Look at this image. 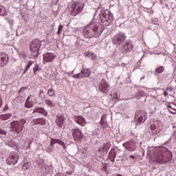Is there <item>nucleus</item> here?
<instances>
[{"label":"nucleus","instance_id":"nucleus-1","mask_svg":"<svg viewBox=\"0 0 176 176\" xmlns=\"http://www.w3.org/2000/svg\"><path fill=\"white\" fill-rule=\"evenodd\" d=\"M94 18L98 19L101 23L98 22L90 23L85 27L83 35L87 39L100 36L105 30L104 25L108 27V25H111L113 23V14L111 12V10L105 8H102L100 12L98 10L95 14Z\"/></svg>","mask_w":176,"mask_h":176},{"label":"nucleus","instance_id":"nucleus-2","mask_svg":"<svg viewBox=\"0 0 176 176\" xmlns=\"http://www.w3.org/2000/svg\"><path fill=\"white\" fill-rule=\"evenodd\" d=\"M147 153L154 159V162L157 164H166L173 156L171 151H168L166 146L151 147Z\"/></svg>","mask_w":176,"mask_h":176},{"label":"nucleus","instance_id":"nucleus-3","mask_svg":"<svg viewBox=\"0 0 176 176\" xmlns=\"http://www.w3.org/2000/svg\"><path fill=\"white\" fill-rule=\"evenodd\" d=\"M127 36L124 32H120L116 34L112 38V43L119 47L122 53H130L134 50V45L131 41H126Z\"/></svg>","mask_w":176,"mask_h":176},{"label":"nucleus","instance_id":"nucleus-4","mask_svg":"<svg viewBox=\"0 0 176 176\" xmlns=\"http://www.w3.org/2000/svg\"><path fill=\"white\" fill-rule=\"evenodd\" d=\"M41 46H42V41L39 39L33 40L30 44V49L32 54L30 56V58L36 60L39 57V50H41Z\"/></svg>","mask_w":176,"mask_h":176},{"label":"nucleus","instance_id":"nucleus-5","mask_svg":"<svg viewBox=\"0 0 176 176\" xmlns=\"http://www.w3.org/2000/svg\"><path fill=\"white\" fill-rule=\"evenodd\" d=\"M25 123H27V120L24 118L20 119L19 120H13L10 124V129L16 134H20L23 133V129H24V124Z\"/></svg>","mask_w":176,"mask_h":176},{"label":"nucleus","instance_id":"nucleus-6","mask_svg":"<svg viewBox=\"0 0 176 176\" xmlns=\"http://www.w3.org/2000/svg\"><path fill=\"white\" fill-rule=\"evenodd\" d=\"M83 8H85V3L81 1L74 2L69 9L71 16H78L83 10Z\"/></svg>","mask_w":176,"mask_h":176},{"label":"nucleus","instance_id":"nucleus-7","mask_svg":"<svg viewBox=\"0 0 176 176\" xmlns=\"http://www.w3.org/2000/svg\"><path fill=\"white\" fill-rule=\"evenodd\" d=\"M150 129L151 131V133L153 135H156V134H159L162 129H163V126L162 125V122L160 121H155L150 126Z\"/></svg>","mask_w":176,"mask_h":176},{"label":"nucleus","instance_id":"nucleus-8","mask_svg":"<svg viewBox=\"0 0 176 176\" xmlns=\"http://www.w3.org/2000/svg\"><path fill=\"white\" fill-rule=\"evenodd\" d=\"M19 156L17 153H11L6 160L7 164H8V166H12V164L15 166V164L19 163Z\"/></svg>","mask_w":176,"mask_h":176},{"label":"nucleus","instance_id":"nucleus-9","mask_svg":"<svg viewBox=\"0 0 176 176\" xmlns=\"http://www.w3.org/2000/svg\"><path fill=\"white\" fill-rule=\"evenodd\" d=\"M135 118L139 123H144L148 119V113L145 111H138L135 113Z\"/></svg>","mask_w":176,"mask_h":176},{"label":"nucleus","instance_id":"nucleus-10","mask_svg":"<svg viewBox=\"0 0 176 176\" xmlns=\"http://www.w3.org/2000/svg\"><path fill=\"white\" fill-rule=\"evenodd\" d=\"M99 90L101 93L107 94L110 90V86L104 79H102L99 85Z\"/></svg>","mask_w":176,"mask_h":176},{"label":"nucleus","instance_id":"nucleus-11","mask_svg":"<svg viewBox=\"0 0 176 176\" xmlns=\"http://www.w3.org/2000/svg\"><path fill=\"white\" fill-rule=\"evenodd\" d=\"M72 135L75 141L78 144H80V142L83 140V134L78 129H74L72 130Z\"/></svg>","mask_w":176,"mask_h":176},{"label":"nucleus","instance_id":"nucleus-12","mask_svg":"<svg viewBox=\"0 0 176 176\" xmlns=\"http://www.w3.org/2000/svg\"><path fill=\"white\" fill-rule=\"evenodd\" d=\"M9 63V56L3 52H0V68H3Z\"/></svg>","mask_w":176,"mask_h":176},{"label":"nucleus","instance_id":"nucleus-13","mask_svg":"<svg viewBox=\"0 0 176 176\" xmlns=\"http://www.w3.org/2000/svg\"><path fill=\"white\" fill-rule=\"evenodd\" d=\"M43 58L45 63H52L54 58H56V55L52 52H47L43 54Z\"/></svg>","mask_w":176,"mask_h":176},{"label":"nucleus","instance_id":"nucleus-14","mask_svg":"<svg viewBox=\"0 0 176 176\" xmlns=\"http://www.w3.org/2000/svg\"><path fill=\"white\" fill-rule=\"evenodd\" d=\"M137 142L134 140H131L127 142V148L126 151L129 152H134L137 149Z\"/></svg>","mask_w":176,"mask_h":176},{"label":"nucleus","instance_id":"nucleus-15","mask_svg":"<svg viewBox=\"0 0 176 176\" xmlns=\"http://www.w3.org/2000/svg\"><path fill=\"white\" fill-rule=\"evenodd\" d=\"M35 113H40L41 115H43L44 116H47L49 113L46 111L43 107H36L32 112V115H35Z\"/></svg>","mask_w":176,"mask_h":176},{"label":"nucleus","instance_id":"nucleus-16","mask_svg":"<svg viewBox=\"0 0 176 176\" xmlns=\"http://www.w3.org/2000/svg\"><path fill=\"white\" fill-rule=\"evenodd\" d=\"M56 144H58V145H60V146L63 147V149L66 148L65 143L63 142V140L60 139L51 138L50 146H53Z\"/></svg>","mask_w":176,"mask_h":176},{"label":"nucleus","instance_id":"nucleus-17","mask_svg":"<svg viewBox=\"0 0 176 176\" xmlns=\"http://www.w3.org/2000/svg\"><path fill=\"white\" fill-rule=\"evenodd\" d=\"M74 122L77 123V124H79L80 126H85L86 125V119L83 118L82 116H76L74 118Z\"/></svg>","mask_w":176,"mask_h":176},{"label":"nucleus","instance_id":"nucleus-18","mask_svg":"<svg viewBox=\"0 0 176 176\" xmlns=\"http://www.w3.org/2000/svg\"><path fill=\"white\" fill-rule=\"evenodd\" d=\"M56 125L61 129L63 127V124H64V116L58 115L56 119Z\"/></svg>","mask_w":176,"mask_h":176},{"label":"nucleus","instance_id":"nucleus-19","mask_svg":"<svg viewBox=\"0 0 176 176\" xmlns=\"http://www.w3.org/2000/svg\"><path fill=\"white\" fill-rule=\"evenodd\" d=\"M6 145L7 146H10V148H18L19 144L14 140H9L5 142Z\"/></svg>","mask_w":176,"mask_h":176},{"label":"nucleus","instance_id":"nucleus-20","mask_svg":"<svg viewBox=\"0 0 176 176\" xmlns=\"http://www.w3.org/2000/svg\"><path fill=\"white\" fill-rule=\"evenodd\" d=\"M109 148H111V144L109 143H105L102 147L98 148V152H108Z\"/></svg>","mask_w":176,"mask_h":176},{"label":"nucleus","instance_id":"nucleus-21","mask_svg":"<svg viewBox=\"0 0 176 176\" xmlns=\"http://www.w3.org/2000/svg\"><path fill=\"white\" fill-rule=\"evenodd\" d=\"M42 170L43 173H45V174H50V173L53 171V167H52L51 166L44 165L43 166H42Z\"/></svg>","mask_w":176,"mask_h":176},{"label":"nucleus","instance_id":"nucleus-22","mask_svg":"<svg viewBox=\"0 0 176 176\" xmlns=\"http://www.w3.org/2000/svg\"><path fill=\"white\" fill-rule=\"evenodd\" d=\"M81 74L84 78H89L90 76L91 72L89 69L82 68L81 70Z\"/></svg>","mask_w":176,"mask_h":176},{"label":"nucleus","instance_id":"nucleus-23","mask_svg":"<svg viewBox=\"0 0 176 176\" xmlns=\"http://www.w3.org/2000/svg\"><path fill=\"white\" fill-rule=\"evenodd\" d=\"M34 124L45 126L46 124V120L45 118H37L34 120Z\"/></svg>","mask_w":176,"mask_h":176},{"label":"nucleus","instance_id":"nucleus-24","mask_svg":"<svg viewBox=\"0 0 176 176\" xmlns=\"http://www.w3.org/2000/svg\"><path fill=\"white\" fill-rule=\"evenodd\" d=\"M30 97L28 96L26 99V101L25 102V108H32V107H34V104L32 103V101H30Z\"/></svg>","mask_w":176,"mask_h":176},{"label":"nucleus","instance_id":"nucleus-25","mask_svg":"<svg viewBox=\"0 0 176 176\" xmlns=\"http://www.w3.org/2000/svg\"><path fill=\"white\" fill-rule=\"evenodd\" d=\"M12 116V113L2 114V115H0V119L1 120H9V119H10Z\"/></svg>","mask_w":176,"mask_h":176},{"label":"nucleus","instance_id":"nucleus-26","mask_svg":"<svg viewBox=\"0 0 176 176\" xmlns=\"http://www.w3.org/2000/svg\"><path fill=\"white\" fill-rule=\"evenodd\" d=\"M0 16H8V11L6 8L0 5Z\"/></svg>","mask_w":176,"mask_h":176},{"label":"nucleus","instance_id":"nucleus-27","mask_svg":"<svg viewBox=\"0 0 176 176\" xmlns=\"http://www.w3.org/2000/svg\"><path fill=\"white\" fill-rule=\"evenodd\" d=\"M109 157H110L111 162H112V163L115 162V157H116V154L115 153V151H113V149H111V152L109 153Z\"/></svg>","mask_w":176,"mask_h":176},{"label":"nucleus","instance_id":"nucleus-28","mask_svg":"<svg viewBox=\"0 0 176 176\" xmlns=\"http://www.w3.org/2000/svg\"><path fill=\"white\" fill-rule=\"evenodd\" d=\"M100 124L102 127H105V126H107V116H102Z\"/></svg>","mask_w":176,"mask_h":176},{"label":"nucleus","instance_id":"nucleus-29","mask_svg":"<svg viewBox=\"0 0 176 176\" xmlns=\"http://www.w3.org/2000/svg\"><path fill=\"white\" fill-rule=\"evenodd\" d=\"M144 96H145V92L141 89H139L138 94L135 96V98H137V100H140L141 97H144Z\"/></svg>","mask_w":176,"mask_h":176},{"label":"nucleus","instance_id":"nucleus-30","mask_svg":"<svg viewBox=\"0 0 176 176\" xmlns=\"http://www.w3.org/2000/svg\"><path fill=\"white\" fill-rule=\"evenodd\" d=\"M45 104L50 108H54V107H56V104L53 103L52 100L49 99L45 100Z\"/></svg>","mask_w":176,"mask_h":176},{"label":"nucleus","instance_id":"nucleus-31","mask_svg":"<svg viewBox=\"0 0 176 176\" xmlns=\"http://www.w3.org/2000/svg\"><path fill=\"white\" fill-rule=\"evenodd\" d=\"M43 93H44L43 89H40L38 97H39V98H41V101H43V100H45V98H46V96L42 95V94H43Z\"/></svg>","mask_w":176,"mask_h":176},{"label":"nucleus","instance_id":"nucleus-32","mask_svg":"<svg viewBox=\"0 0 176 176\" xmlns=\"http://www.w3.org/2000/svg\"><path fill=\"white\" fill-rule=\"evenodd\" d=\"M153 25H155L154 28H152V25H151V30H156L157 28V19H155L152 21Z\"/></svg>","mask_w":176,"mask_h":176},{"label":"nucleus","instance_id":"nucleus-33","mask_svg":"<svg viewBox=\"0 0 176 176\" xmlns=\"http://www.w3.org/2000/svg\"><path fill=\"white\" fill-rule=\"evenodd\" d=\"M47 94L50 97H54V95L56 94V91H54V89H48Z\"/></svg>","mask_w":176,"mask_h":176},{"label":"nucleus","instance_id":"nucleus-34","mask_svg":"<svg viewBox=\"0 0 176 176\" xmlns=\"http://www.w3.org/2000/svg\"><path fill=\"white\" fill-rule=\"evenodd\" d=\"M38 71H41V67H39V65H35L33 67L34 74L36 75V72H38Z\"/></svg>","mask_w":176,"mask_h":176},{"label":"nucleus","instance_id":"nucleus-35","mask_svg":"<svg viewBox=\"0 0 176 176\" xmlns=\"http://www.w3.org/2000/svg\"><path fill=\"white\" fill-rule=\"evenodd\" d=\"M73 78H74V79H80V78H85V77H83V74H82V72H80V73H78L77 74H74L73 76Z\"/></svg>","mask_w":176,"mask_h":176},{"label":"nucleus","instance_id":"nucleus-36","mask_svg":"<svg viewBox=\"0 0 176 176\" xmlns=\"http://www.w3.org/2000/svg\"><path fill=\"white\" fill-rule=\"evenodd\" d=\"M163 71H164V67L163 66H160L155 69V72H157V74H162Z\"/></svg>","mask_w":176,"mask_h":176},{"label":"nucleus","instance_id":"nucleus-37","mask_svg":"<svg viewBox=\"0 0 176 176\" xmlns=\"http://www.w3.org/2000/svg\"><path fill=\"white\" fill-rule=\"evenodd\" d=\"M164 146H166L167 148H170L171 146V138L168 139L166 142L164 144Z\"/></svg>","mask_w":176,"mask_h":176},{"label":"nucleus","instance_id":"nucleus-38","mask_svg":"<svg viewBox=\"0 0 176 176\" xmlns=\"http://www.w3.org/2000/svg\"><path fill=\"white\" fill-rule=\"evenodd\" d=\"M6 21L9 23L10 27H12L14 22H13V19L12 18H6Z\"/></svg>","mask_w":176,"mask_h":176},{"label":"nucleus","instance_id":"nucleus-39","mask_svg":"<svg viewBox=\"0 0 176 176\" xmlns=\"http://www.w3.org/2000/svg\"><path fill=\"white\" fill-rule=\"evenodd\" d=\"M32 64H34V62H32V60H30L28 63L27 67H26V71H28L30 69V68H31V66L32 65Z\"/></svg>","mask_w":176,"mask_h":176},{"label":"nucleus","instance_id":"nucleus-40","mask_svg":"<svg viewBox=\"0 0 176 176\" xmlns=\"http://www.w3.org/2000/svg\"><path fill=\"white\" fill-rule=\"evenodd\" d=\"M63 28H64V26L63 25H59L58 28V35H60L61 32H63Z\"/></svg>","mask_w":176,"mask_h":176},{"label":"nucleus","instance_id":"nucleus-41","mask_svg":"<svg viewBox=\"0 0 176 176\" xmlns=\"http://www.w3.org/2000/svg\"><path fill=\"white\" fill-rule=\"evenodd\" d=\"M47 152L48 153H50V152H52V151H53V146H48L47 148Z\"/></svg>","mask_w":176,"mask_h":176},{"label":"nucleus","instance_id":"nucleus-42","mask_svg":"<svg viewBox=\"0 0 176 176\" xmlns=\"http://www.w3.org/2000/svg\"><path fill=\"white\" fill-rule=\"evenodd\" d=\"M0 135H6V131L3 129H0Z\"/></svg>","mask_w":176,"mask_h":176},{"label":"nucleus","instance_id":"nucleus-43","mask_svg":"<svg viewBox=\"0 0 176 176\" xmlns=\"http://www.w3.org/2000/svg\"><path fill=\"white\" fill-rule=\"evenodd\" d=\"M91 58L92 60H96L97 59V55L92 54H91Z\"/></svg>","mask_w":176,"mask_h":176},{"label":"nucleus","instance_id":"nucleus-44","mask_svg":"<svg viewBox=\"0 0 176 176\" xmlns=\"http://www.w3.org/2000/svg\"><path fill=\"white\" fill-rule=\"evenodd\" d=\"M66 173H67L68 175H72V174H74V170H69V171H67Z\"/></svg>","mask_w":176,"mask_h":176},{"label":"nucleus","instance_id":"nucleus-45","mask_svg":"<svg viewBox=\"0 0 176 176\" xmlns=\"http://www.w3.org/2000/svg\"><path fill=\"white\" fill-rule=\"evenodd\" d=\"M22 90H27V87H23L19 91V94H20L21 93Z\"/></svg>","mask_w":176,"mask_h":176},{"label":"nucleus","instance_id":"nucleus-46","mask_svg":"<svg viewBox=\"0 0 176 176\" xmlns=\"http://www.w3.org/2000/svg\"><path fill=\"white\" fill-rule=\"evenodd\" d=\"M8 109H9V106H8V104H6L4 108H3V112H6V111H8Z\"/></svg>","mask_w":176,"mask_h":176},{"label":"nucleus","instance_id":"nucleus-47","mask_svg":"<svg viewBox=\"0 0 176 176\" xmlns=\"http://www.w3.org/2000/svg\"><path fill=\"white\" fill-rule=\"evenodd\" d=\"M122 146L125 148L126 151H127V142L122 144Z\"/></svg>","mask_w":176,"mask_h":176},{"label":"nucleus","instance_id":"nucleus-48","mask_svg":"<svg viewBox=\"0 0 176 176\" xmlns=\"http://www.w3.org/2000/svg\"><path fill=\"white\" fill-rule=\"evenodd\" d=\"M164 97H167V96H168V92H167V91H164Z\"/></svg>","mask_w":176,"mask_h":176},{"label":"nucleus","instance_id":"nucleus-49","mask_svg":"<svg viewBox=\"0 0 176 176\" xmlns=\"http://www.w3.org/2000/svg\"><path fill=\"white\" fill-rule=\"evenodd\" d=\"M168 112H170V113H172L173 115H175V113H176L175 112L171 111L170 109H168Z\"/></svg>","mask_w":176,"mask_h":176},{"label":"nucleus","instance_id":"nucleus-50","mask_svg":"<svg viewBox=\"0 0 176 176\" xmlns=\"http://www.w3.org/2000/svg\"><path fill=\"white\" fill-rule=\"evenodd\" d=\"M130 159H132V160H134V159H135V157L134 155H130L129 156Z\"/></svg>","mask_w":176,"mask_h":176},{"label":"nucleus","instance_id":"nucleus-51","mask_svg":"<svg viewBox=\"0 0 176 176\" xmlns=\"http://www.w3.org/2000/svg\"><path fill=\"white\" fill-rule=\"evenodd\" d=\"M93 135H94V137H98V133H97L96 132H94V133H93Z\"/></svg>","mask_w":176,"mask_h":176},{"label":"nucleus","instance_id":"nucleus-52","mask_svg":"<svg viewBox=\"0 0 176 176\" xmlns=\"http://www.w3.org/2000/svg\"><path fill=\"white\" fill-rule=\"evenodd\" d=\"M167 108H169L170 109H173V107H171V105L168 104L167 105Z\"/></svg>","mask_w":176,"mask_h":176},{"label":"nucleus","instance_id":"nucleus-53","mask_svg":"<svg viewBox=\"0 0 176 176\" xmlns=\"http://www.w3.org/2000/svg\"><path fill=\"white\" fill-rule=\"evenodd\" d=\"M2 107V99L0 98V108Z\"/></svg>","mask_w":176,"mask_h":176},{"label":"nucleus","instance_id":"nucleus-54","mask_svg":"<svg viewBox=\"0 0 176 176\" xmlns=\"http://www.w3.org/2000/svg\"><path fill=\"white\" fill-rule=\"evenodd\" d=\"M27 71H28V70H27V69H25L23 71V75L27 73Z\"/></svg>","mask_w":176,"mask_h":176},{"label":"nucleus","instance_id":"nucleus-55","mask_svg":"<svg viewBox=\"0 0 176 176\" xmlns=\"http://www.w3.org/2000/svg\"><path fill=\"white\" fill-rule=\"evenodd\" d=\"M54 3H58V0H54Z\"/></svg>","mask_w":176,"mask_h":176},{"label":"nucleus","instance_id":"nucleus-56","mask_svg":"<svg viewBox=\"0 0 176 176\" xmlns=\"http://www.w3.org/2000/svg\"><path fill=\"white\" fill-rule=\"evenodd\" d=\"M85 152H86V148L82 149V153H85Z\"/></svg>","mask_w":176,"mask_h":176},{"label":"nucleus","instance_id":"nucleus-57","mask_svg":"<svg viewBox=\"0 0 176 176\" xmlns=\"http://www.w3.org/2000/svg\"><path fill=\"white\" fill-rule=\"evenodd\" d=\"M142 79H145V76H142V77L140 78V80H142Z\"/></svg>","mask_w":176,"mask_h":176},{"label":"nucleus","instance_id":"nucleus-58","mask_svg":"<svg viewBox=\"0 0 176 176\" xmlns=\"http://www.w3.org/2000/svg\"><path fill=\"white\" fill-rule=\"evenodd\" d=\"M31 144H32V142H29V145H31Z\"/></svg>","mask_w":176,"mask_h":176},{"label":"nucleus","instance_id":"nucleus-59","mask_svg":"<svg viewBox=\"0 0 176 176\" xmlns=\"http://www.w3.org/2000/svg\"><path fill=\"white\" fill-rule=\"evenodd\" d=\"M31 144H32V142H29V145H31Z\"/></svg>","mask_w":176,"mask_h":176},{"label":"nucleus","instance_id":"nucleus-60","mask_svg":"<svg viewBox=\"0 0 176 176\" xmlns=\"http://www.w3.org/2000/svg\"><path fill=\"white\" fill-rule=\"evenodd\" d=\"M28 148H31V145L29 144Z\"/></svg>","mask_w":176,"mask_h":176}]
</instances>
